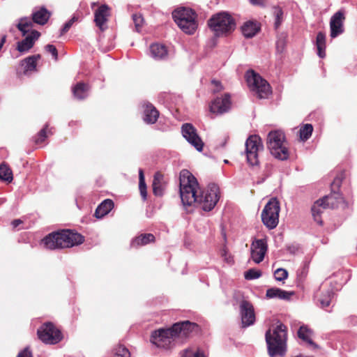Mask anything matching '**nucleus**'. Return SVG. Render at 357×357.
I'll return each mask as SVG.
<instances>
[{
  "label": "nucleus",
  "instance_id": "f257e3e1",
  "mask_svg": "<svg viewBox=\"0 0 357 357\" xmlns=\"http://www.w3.org/2000/svg\"><path fill=\"white\" fill-rule=\"evenodd\" d=\"M180 197L185 206L193 204L199 205L204 211H211L220 198L219 187L211 184L206 190L199 192L196 178L187 169H183L179 176Z\"/></svg>",
  "mask_w": 357,
  "mask_h": 357
},
{
  "label": "nucleus",
  "instance_id": "f03ea898",
  "mask_svg": "<svg viewBox=\"0 0 357 357\" xmlns=\"http://www.w3.org/2000/svg\"><path fill=\"white\" fill-rule=\"evenodd\" d=\"M196 324L189 321L177 322L171 328H160L152 332L150 341L156 347L170 350L175 347L177 338L187 336Z\"/></svg>",
  "mask_w": 357,
  "mask_h": 357
},
{
  "label": "nucleus",
  "instance_id": "7ed1b4c3",
  "mask_svg": "<svg viewBox=\"0 0 357 357\" xmlns=\"http://www.w3.org/2000/svg\"><path fill=\"white\" fill-rule=\"evenodd\" d=\"M42 242L46 248L54 250L81 244L84 242V237L70 230H62L50 234L43 239Z\"/></svg>",
  "mask_w": 357,
  "mask_h": 357
},
{
  "label": "nucleus",
  "instance_id": "20e7f679",
  "mask_svg": "<svg viewBox=\"0 0 357 357\" xmlns=\"http://www.w3.org/2000/svg\"><path fill=\"white\" fill-rule=\"evenodd\" d=\"M287 328L280 324L266 333V341L271 357L283 356L286 351Z\"/></svg>",
  "mask_w": 357,
  "mask_h": 357
},
{
  "label": "nucleus",
  "instance_id": "39448f33",
  "mask_svg": "<svg viewBox=\"0 0 357 357\" xmlns=\"http://www.w3.org/2000/svg\"><path fill=\"white\" fill-rule=\"evenodd\" d=\"M266 145L274 158L280 160L288 159L289 153L285 144V135L282 131H271L267 135Z\"/></svg>",
  "mask_w": 357,
  "mask_h": 357
},
{
  "label": "nucleus",
  "instance_id": "423d86ee",
  "mask_svg": "<svg viewBox=\"0 0 357 357\" xmlns=\"http://www.w3.org/2000/svg\"><path fill=\"white\" fill-rule=\"evenodd\" d=\"M174 22L185 33L193 34L198 27L197 14L191 8H179L172 13Z\"/></svg>",
  "mask_w": 357,
  "mask_h": 357
},
{
  "label": "nucleus",
  "instance_id": "0eeeda50",
  "mask_svg": "<svg viewBox=\"0 0 357 357\" xmlns=\"http://www.w3.org/2000/svg\"><path fill=\"white\" fill-rule=\"evenodd\" d=\"M208 24L218 36L231 33L236 27L233 17L227 13H220L213 16Z\"/></svg>",
  "mask_w": 357,
  "mask_h": 357
},
{
  "label": "nucleus",
  "instance_id": "6e6552de",
  "mask_svg": "<svg viewBox=\"0 0 357 357\" xmlns=\"http://www.w3.org/2000/svg\"><path fill=\"white\" fill-rule=\"evenodd\" d=\"M248 87L259 98H267L271 90L269 84L254 70H248L245 74Z\"/></svg>",
  "mask_w": 357,
  "mask_h": 357
},
{
  "label": "nucleus",
  "instance_id": "1a4fd4ad",
  "mask_svg": "<svg viewBox=\"0 0 357 357\" xmlns=\"http://www.w3.org/2000/svg\"><path fill=\"white\" fill-rule=\"evenodd\" d=\"M280 203L276 198H271L261 212L264 225L270 229L277 227L279 222Z\"/></svg>",
  "mask_w": 357,
  "mask_h": 357
},
{
  "label": "nucleus",
  "instance_id": "9d476101",
  "mask_svg": "<svg viewBox=\"0 0 357 357\" xmlns=\"http://www.w3.org/2000/svg\"><path fill=\"white\" fill-rule=\"evenodd\" d=\"M245 155L248 163L251 166L259 165L258 153L263 150L261 139L257 135L250 136L245 143Z\"/></svg>",
  "mask_w": 357,
  "mask_h": 357
},
{
  "label": "nucleus",
  "instance_id": "9b49d317",
  "mask_svg": "<svg viewBox=\"0 0 357 357\" xmlns=\"http://www.w3.org/2000/svg\"><path fill=\"white\" fill-rule=\"evenodd\" d=\"M38 338L44 343L54 344L62 339L61 331L52 323H45L37 331Z\"/></svg>",
  "mask_w": 357,
  "mask_h": 357
},
{
  "label": "nucleus",
  "instance_id": "f8f14e48",
  "mask_svg": "<svg viewBox=\"0 0 357 357\" xmlns=\"http://www.w3.org/2000/svg\"><path fill=\"white\" fill-rule=\"evenodd\" d=\"M183 137L198 151H202L204 143L197 133L196 128L190 123H184L181 127Z\"/></svg>",
  "mask_w": 357,
  "mask_h": 357
},
{
  "label": "nucleus",
  "instance_id": "ddd939ff",
  "mask_svg": "<svg viewBox=\"0 0 357 357\" xmlns=\"http://www.w3.org/2000/svg\"><path fill=\"white\" fill-rule=\"evenodd\" d=\"M240 315L243 327L252 326L255 322L254 307L249 301L243 300L239 305Z\"/></svg>",
  "mask_w": 357,
  "mask_h": 357
},
{
  "label": "nucleus",
  "instance_id": "4468645a",
  "mask_svg": "<svg viewBox=\"0 0 357 357\" xmlns=\"http://www.w3.org/2000/svg\"><path fill=\"white\" fill-rule=\"evenodd\" d=\"M268 245L265 238L255 239L251 244V258L256 263L261 262L267 252Z\"/></svg>",
  "mask_w": 357,
  "mask_h": 357
},
{
  "label": "nucleus",
  "instance_id": "2eb2a0df",
  "mask_svg": "<svg viewBox=\"0 0 357 357\" xmlns=\"http://www.w3.org/2000/svg\"><path fill=\"white\" fill-rule=\"evenodd\" d=\"M111 8L106 4H102L94 10V22L101 31H105L108 26L107 22L110 16Z\"/></svg>",
  "mask_w": 357,
  "mask_h": 357
},
{
  "label": "nucleus",
  "instance_id": "dca6fc26",
  "mask_svg": "<svg viewBox=\"0 0 357 357\" xmlns=\"http://www.w3.org/2000/svg\"><path fill=\"white\" fill-rule=\"evenodd\" d=\"M231 97L229 93H225L221 98H216L211 102L210 111L216 114H222L227 112L231 108Z\"/></svg>",
  "mask_w": 357,
  "mask_h": 357
},
{
  "label": "nucleus",
  "instance_id": "f3484780",
  "mask_svg": "<svg viewBox=\"0 0 357 357\" xmlns=\"http://www.w3.org/2000/svg\"><path fill=\"white\" fill-rule=\"evenodd\" d=\"M344 13L342 10L336 12L331 18V37L335 38L344 32Z\"/></svg>",
  "mask_w": 357,
  "mask_h": 357
},
{
  "label": "nucleus",
  "instance_id": "a211bd4d",
  "mask_svg": "<svg viewBox=\"0 0 357 357\" xmlns=\"http://www.w3.org/2000/svg\"><path fill=\"white\" fill-rule=\"evenodd\" d=\"M40 36V33L38 31H31L24 39L17 43V50L20 52H27L33 46L34 42Z\"/></svg>",
  "mask_w": 357,
  "mask_h": 357
},
{
  "label": "nucleus",
  "instance_id": "6ab92c4d",
  "mask_svg": "<svg viewBox=\"0 0 357 357\" xmlns=\"http://www.w3.org/2000/svg\"><path fill=\"white\" fill-rule=\"evenodd\" d=\"M320 200H324V208H335L339 207L344 203L342 196L337 192H333L324 197Z\"/></svg>",
  "mask_w": 357,
  "mask_h": 357
},
{
  "label": "nucleus",
  "instance_id": "aec40b11",
  "mask_svg": "<svg viewBox=\"0 0 357 357\" xmlns=\"http://www.w3.org/2000/svg\"><path fill=\"white\" fill-rule=\"evenodd\" d=\"M144 107V121L149 124L155 123L158 119L159 112L151 103H145Z\"/></svg>",
  "mask_w": 357,
  "mask_h": 357
},
{
  "label": "nucleus",
  "instance_id": "412c9836",
  "mask_svg": "<svg viewBox=\"0 0 357 357\" xmlns=\"http://www.w3.org/2000/svg\"><path fill=\"white\" fill-rule=\"evenodd\" d=\"M50 17V13L45 7L35 8L32 13L33 22L40 25L46 24Z\"/></svg>",
  "mask_w": 357,
  "mask_h": 357
},
{
  "label": "nucleus",
  "instance_id": "4be33fe9",
  "mask_svg": "<svg viewBox=\"0 0 357 357\" xmlns=\"http://www.w3.org/2000/svg\"><path fill=\"white\" fill-rule=\"evenodd\" d=\"M293 295V292L287 291L283 289L273 287L266 290V296L268 298H279L281 300L288 301Z\"/></svg>",
  "mask_w": 357,
  "mask_h": 357
},
{
  "label": "nucleus",
  "instance_id": "5701e85b",
  "mask_svg": "<svg viewBox=\"0 0 357 357\" xmlns=\"http://www.w3.org/2000/svg\"><path fill=\"white\" fill-rule=\"evenodd\" d=\"M150 54L155 60H162L167 57V50L164 45L154 43L150 46Z\"/></svg>",
  "mask_w": 357,
  "mask_h": 357
},
{
  "label": "nucleus",
  "instance_id": "b1692460",
  "mask_svg": "<svg viewBox=\"0 0 357 357\" xmlns=\"http://www.w3.org/2000/svg\"><path fill=\"white\" fill-rule=\"evenodd\" d=\"M259 30L260 26L259 24L250 20L245 22L241 27L242 33L246 38L254 37Z\"/></svg>",
  "mask_w": 357,
  "mask_h": 357
},
{
  "label": "nucleus",
  "instance_id": "393cba45",
  "mask_svg": "<svg viewBox=\"0 0 357 357\" xmlns=\"http://www.w3.org/2000/svg\"><path fill=\"white\" fill-rule=\"evenodd\" d=\"M153 191L155 195L162 196L165 189L164 176L160 172H156L153 180Z\"/></svg>",
  "mask_w": 357,
  "mask_h": 357
},
{
  "label": "nucleus",
  "instance_id": "a878e982",
  "mask_svg": "<svg viewBox=\"0 0 357 357\" xmlns=\"http://www.w3.org/2000/svg\"><path fill=\"white\" fill-rule=\"evenodd\" d=\"M333 296V292L330 289H328L326 291L321 290L320 293L318 292L316 294L317 301L323 308H326L330 305Z\"/></svg>",
  "mask_w": 357,
  "mask_h": 357
},
{
  "label": "nucleus",
  "instance_id": "bb28decb",
  "mask_svg": "<svg viewBox=\"0 0 357 357\" xmlns=\"http://www.w3.org/2000/svg\"><path fill=\"white\" fill-rule=\"evenodd\" d=\"M113 207L114 202L111 199H105L97 207L95 216L97 218H101L109 213Z\"/></svg>",
  "mask_w": 357,
  "mask_h": 357
},
{
  "label": "nucleus",
  "instance_id": "cd10ccee",
  "mask_svg": "<svg viewBox=\"0 0 357 357\" xmlns=\"http://www.w3.org/2000/svg\"><path fill=\"white\" fill-rule=\"evenodd\" d=\"M40 58V54H37L29 56L23 61L24 75H29L36 70V62Z\"/></svg>",
  "mask_w": 357,
  "mask_h": 357
},
{
  "label": "nucleus",
  "instance_id": "c85d7f7f",
  "mask_svg": "<svg viewBox=\"0 0 357 357\" xmlns=\"http://www.w3.org/2000/svg\"><path fill=\"white\" fill-rule=\"evenodd\" d=\"M324 202V200H317L316 201L312 206L311 211L313 218L317 224L321 225L322 220L321 218V214L323 212Z\"/></svg>",
  "mask_w": 357,
  "mask_h": 357
},
{
  "label": "nucleus",
  "instance_id": "c756f323",
  "mask_svg": "<svg viewBox=\"0 0 357 357\" xmlns=\"http://www.w3.org/2000/svg\"><path fill=\"white\" fill-rule=\"evenodd\" d=\"M316 46L317 54L320 58H324L326 56V35L320 31L317 33L316 38Z\"/></svg>",
  "mask_w": 357,
  "mask_h": 357
},
{
  "label": "nucleus",
  "instance_id": "7c9ffc66",
  "mask_svg": "<svg viewBox=\"0 0 357 357\" xmlns=\"http://www.w3.org/2000/svg\"><path fill=\"white\" fill-rule=\"evenodd\" d=\"M155 237L152 234H142L131 242V246L137 248L138 246L145 245L150 242L154 241Z\"/></svg>",
  "mask_w": 357,
  "mask_h": 357
},
{
  "label": "nucleus",
  "instance_id": "2f4dec72",
  "mask_svg": "<svg viewBox=\"0 0 357 357\" xmlns=\"http://www.w3.org/2000/svg\"><path fill=\"white\" fill-rule=\"evenodd\" d=\"M89 86L84 83H77L73 88V93L77 99L82 100L88 96Z\"/></svg>",
  "mask_w": 357,
  "mask_h": 357
},
{
  "label": "nucleus",
  "instance_id": "473e14b6",
  "mask_svg": "<svg viewBox=\"0 0 357 357\" xmlns=\"http://www.w3.org/2000/svg\"><path fill=\"white\" fill-rule=\"evenodd\" d=\"M312 331L306 326H301L298 331V336L300 339L307 342L310 345L317 347L314 342L312 340Z\"/></svg>",
  "mask_w": 357,
  "mask_h": 357
},
{
  "label": "nucleus",
  "instance_id": "72a5a7b5",
  "mask_svg": "<svg viewBox=\"0 0 357 357\" xmlns=\"http://www.w3.org/2000/svg\"><path fill=\"white\" fill-rule=\"evenodd\" d=\"M33 26V22L26 17L21 18L18 22L17 26L18 29L22 32L23 36L29 33Z\"/></svg>",
  "mask_w": 357,
  "mask_h": 357
},
{
  "label": "nucleus",
  "instance_id": "f704fd0d",
  "mask_svg": "<svg viewBox=\"0 0 357 357\" xmlns=\"http://www.w3.org/2000/svg\"><path fill=\"white\" fill-rule=\"evenodd\" d=\"M0 179L8 182H11L13 181L12 171L6 165H0Z\"/></svg>",
  "mask_w": 357,
  "mask_h": 357
},
{
  "label": "nucleus",
  "instance_id": "c9c22d12",
  "mask_svg": "<svg viewBox=\"0 0 357 357\" xmlns=\"http://www.w3.org/2000/svg\"><path fill=\"white\" fill-rule=\"evenodd\" d=\"M313 127L311 124L307 123L300 129V137L303 141L307 140L312 135Z\"/></svg>",
  "mask_w": 357,
  "mask_h": 357
},
{
  "label": "nucleus",
  "instance_id": "e433bc0d",
  "mask_svg": "<svg viewBox=\"0 0 357 357\" xmlns=\"http://www.w3.org/2000/svg\"><path fill=\"white\" fill-rule=\"evenodd\" d=\"M139 188L140 191L141 196L142 199L145 200L146 199L147 192H146V185L144 181V172L142 169L139 170Z\"/></svg>",
  "mask_w": 357,
  "mask_h": 357
},
{
  "label": "nucleus",
  "instance_id": "4c0bfd02",
  "mask_svg": "<svg viewBox=\"0 0 357 357\" xmlns=\"http://www.w3.org/2000/svg\"><path fill=\"white\" fill-rule=\"evenodd\" d=\"M273 13L275 17V27L278 29L283 20V11L281 8L274 6L273 8Z\"/></svg>",
  "mask_w": 357,
  "mask_h": 357
},
{
  "label": "nucleus",
  "instance_id": "58836bf2",
  "mask_svg": "<svg viewBox=\"0 0 357 357\" xmlns=\"http://www.w3.org/2000/svg\"><path fill=\"white\" fill-rule=\"evenodd\" d=\"M181 357H204V355L198 349L188 348L181 352Z\"/></svg>",
  "mask_w": 357,
  "mask_h": 357
},
{
  "label": "nucleus",
  "instance_id": "ea45409f",
  "mask_svg": "<svg viewBox=\"0 0 357 357\" xmlns=\"http://www.w3.org/2000/svg\"><path fill=\"white\" fill-rule=\"evenodd\" d=\"M129 350L123 346L119 345L114 350V357H130Z\"/></svg>",
  "mask_w": 357,
  "mask_h": 357
},
{
  "label": "nucleus",
  "instance_id": "a19ab883",
  "mask_svg": "<svg viewBox=\"0 0 357 357\" xmlns=\"http://www.w3.org/2000/svg\"><path fill=\"white\" fill-rule=\"evenodd\" d=\"M261 275V272L253 268L249 269L244 273V277L248 280L257 279Z\"/></svg>",
  "mask_w": 357,
  "mask_h": 357
},
{
  "label": "nucleus",
  "instance_id": "79ce46f5",
  "mask_svg": "<svg viewBox=\"0 0 357 357\" xmlns=\"http://www.w3.org/2000/svg\"><path fill=\"white\" fill-rule=\"evenodd\" d=\"M288 277V272L284 268H278L274 272V278L277 281H284Z\"/></svg>",
  "mask_w": 357,
  "mask_h": 357
},
{
  "label": "nucleus",
  "instance_id": "37998d69",
  "mask_svg": "<svg viewBox=\"0 0 357 357\" xmlns=\"http://www.w3.org/2000/svg\"><path fill=\"white\" fill-rule=\"evenodd\" d=\"M48 125H45V128H43L38 134L34 137V141L36 144H40L45 141L47 138V128Z\"/></svg>",
  "mask_w": 357,
  "mask_h": 357
},
{
  "label": "nucleus",
  "instance_id": "c03bdc74",
  "mask_svg": "<svg viewBox=\"0 0 357 357\" xmlns=\"http://www.w3.org/2000/svg\"><path fill=\"white\" fill-rule=\"evenodd\" d=\"M78 19L79 17L76 15H74L70 20L64 24L63 26L61 29V34L63 35L68 31L73 24L78 21Z\"/></svg>",
  "mask_w": 357,
  "mask_h": 357
},
{
  "label": "nucleus",
  "instance_id": "a18cd8bd",
  "mask_svg": "<svg viewBox=\"0 0 357 357\" xmlns=\"http://www.w3.org/2000/svg\"><path fill=\"white\" fill-rule=\"evenodd\" d=\"M132 20L135 26L136 31L139 32L144 23V18L140 14H133Z\"/></svg>",
  "mask_w": 357,
  "mask_h": 357
},
{
  "label": "nucleus",
  "instance_id": "49530a36",
  "mask_svg": "<svg viewBox=\"0 0 357 357\" xmlns=\"http://www.w3.org/2000/svg\"><path fill=\"white\" fill-rule=\"evenodd\" d=\"M45 50L47 52H50L53 58L56 60L57 58H58V52H57V50L56 48V47L53 45H50V44H48L45 47Z\"/></svg>",
  "mask_w": 357,
  "mask_h": 357
},
{
  "label": "nucleus",
  "instance_id": "de8ad7c7",
  "mask_svg": "<svg viewBox=\"0 0 357 357\" xmlns=\"http://www.w3.org/2000/svg\"><path fill=\"white\" fill-rule=\"evenodd\" d=\"M17 357H33V356L29 348L27 347L24 348V349L21 352H20Z\"/></svg>",
  "mask_w": 357,
  "mask_h": 357
},
{
  "label": "nucleus",
  "instance_id": "09e8293b",
  "mask_svg": "<svg viewBox=\"0 0 357 357\" xmlns=\"http://www.w3.org/2000/svg\"><path fill=\"white\" fill-rule=\"evenodd\" d=\"M211 83L215 86V89H213L214 93H218L222 90L223 87L219 81L213 80Z\"/></svg>",
  "mask_w": 357,
  "mask_h": 357
},
{
  "label": "nucleus",
  "instance_id": "8fccbe9b",
  "mask_svg": "<svg viewBox=\"0 0 357 357\" xmlns=\"http://www.w3.org/2000/svg\"><path fill=\"white\" fill-rule=\"evenodd\" d=\"M250 1L252 5L259 6H265V0H250Z\"/></svg>",
  "mask_w": 357,
  "mask_h": 357
},
{
  "label": "nucleus",
  "instance_id": "3c124183",
  "mask_svg": "<svg viewBox=\"0 0 357 357\" xmlns=\"http://www.w3.org/2000/svg\"><path fill=\"white\" fill-rule=\"evenodd\" d=\"M22 223V221L20 219L14 220L12 222V225L14 228L18 227Z\"/></svg>",
  "mask_w": 357,
  "mask_h": 357
},
{
  "label": "nucleus",
  "instance_id": "603ef678",
  "mask_svg": "<svg viewBox=\"0 0 357 357\" xmlns=\"http://www.w3.org/2000/svg\"><path fill=\"white\" fill-rule=\"evenodd\" d=\"M6 40V36L2 37L1 40H0V50L2 48V46Z\"/></svg>",
  "mask_w": 357,
  "mask_h": 357
},
{
  "label": "nucleus",
  "instance_id": "864d4df0",
  "mask_svg": "<svg viewBox=\"0 0 357 357\" xmlns=\"http://www.w3.org/2000/svg\"><path fill=\"white\" fill-rule=\"evenodd\" d=\"M98 2H92L91 3V8L93 9L95 6H98Z\"/></svg>",
  "mask_w": 357,
  "mask_h": 357
}]
</instances>
